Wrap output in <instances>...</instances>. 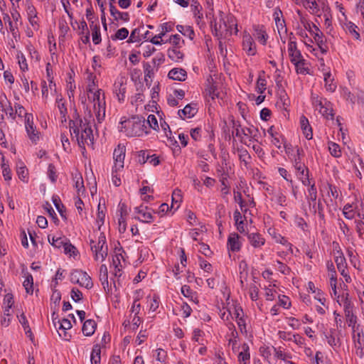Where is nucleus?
I'll return each mask as SVG.
<instances>
[{"label":"nucleus","instance_id":"obj_1","mask_svg":"<svg viewBox=\"0 0 364 364\" xmlns=\"http://www.w3.org/2000/svg\"><path fill=\"white\" fill-rule=\"evenodd\" d=\"M70 132L71 135H75L80 147L85 149V145L92 146L94 136L91 125L86 118L84 119L77 117L75 120H70Z\"/></svg>","mask_w":364,"mask_h":364},{"label":"nucleus","instance_id":"obj_2","mask_svg":"<svg viewBox=\"0 0 364 364\" xmlns=\"http://www.w3.org/2000/svg\"><path fill=\"white\" fill-rule=\"evenodd\" d=\"M90 246L95 255V260L104 261L108 254V247L106 243V237L103 232H100L97 241L90 240Z\"/></svg>","mask_w":364,"mask_h":364},{"label":"nucleus","instance_id":"obj_3","mask_svg":"<svg viewBox=\"0 0 364 364\" xmlns=\"http://www.w3.org/2000/svg\"><path fill=\"white\" fill-rule=\"evenodd\" d=\"M144 124V119L133 117L132 119H128L123 122L122 128L125 129L124 132L128 136H136L143 134Z\"/></svg>","mask_w":364,"mask_h":364},{"label":"nucleus","instance_id":"obj_4","mask_svg":"<svg viewBox=\"0 0 364 364\" xmlns=\"http://www.w3.org/2000/svg\"><path fill=\"white\" fill-rule=\"evenodd\" d=\"M70 282L73 284H78L80 286L85 287L86 289H91L93 287L91 277L87 274L80 269H74L70 273Z\"/></svg>","mask_w":364,"mask_h":364},{"label":"nucleus","instance_id":"obj_5","mask_svg":"<svg viewBox=\"0 0 364 364\" xmlns=\"http://www.w3.org/2000/svg\"><path fill=\"white\" fill-rule=\"evenodd\" d=\"M341 301L343 303L344 312L346 318V321L348 326L353 328L357 327V317L353 314V306L348 299V294H346V296H342Z\"/></svg>","mask_w":364,"mask_h":364},{"label":"nucleus","instance_id":"obj_6","mask_svg":"<svg viewBox=\"0 0 364 364\" xmlns=\"http://www.w3.org/2000/svg\"><path fill=\"white\" fill-rule=\"evenodd\" d=\"M125 154L126 147L124 145L119 144L117 147L114 149L113 152L114 172L121 171L124 168Z\"/></svg>","mask_w":364,"mask_h":364},{"label":"nucleus","instance_id":"obj_7","mask_svg":"<svg viewBox=\"0 0 364 364\" xmlns=\"http://www.w3.org/2000/svg\"><path fill=\"white\" fill-rule=\"evenodd\" d=\"M25 128L29 139L36 144L40 139L41 133L34 126L33 114H26Z\"/></svg>","mask_w":364,"mask_h":364},{"label":"nucleus","instance_id":"obj_8","mask_svg":"<svg viewBox=\"0 0 364 364\" xmlns=\"http://www.w3.org/2000/svg\"><path fill=\"white\" fill-rule=\"evenodd\" d=\"M310 32L313 35L314 41L318 45L321 53L326 54L328 51V46L326 45V40L324 39L323 33L314 24H313V28H310Z\"/></svg>","mask_w":364,"mask_h":364},{"label":"nucleus","instance_id":"obj_9","mask_svg":"<svg viewBox=\"0 0 364 364\" xmlns=\"http://www.w3.org/2000/svg\"><path fill=\"white\" fill-rule=\"evenodd\" d=\"M353 339L355 343V348H357L356 353L362 357L364 355L363 349V342H364L363 331L360 328V325H357V327L353 328Z\"/></svg>","mask_w":364,"mask_h":364},{"label":"nucleus","instance_id":"obj_10","mask_svg":"<svg viewBox=\"0 0 364 364\" xmlns=\"http://www.w3.org/2000/svg\"><path fill=\"white\" fill-rule=\"evenodd\" d=\"M304 156V151L302 149L296 147V154L294 156L293 163L294 166L297 172V176L304 175L305 173L309 172V169L305 164L301 161Z\"/></svg>","mask_w":364,"mask_h":364},{"label":"nucleus","instance_id":"obj_11","mask_svg":"<svg viewBox=\"0 0 364 364\" xmlns=\"http://www.w3.org/2000/svg\"><path fill=\"white\" fill-rule=\"evenodd\" d=\"M0 112H4L8 114L12 119L14 120V109L11 104L7 99L6 95L4 92H0ZM1 119H4V114L0 115Z\"/></svg>","mask_w":364,"mask_h":364},{"label":"nucleus","instance_id":"obj_12","mask_svg":"<svg viewBox=\"0 0 364 364\" xmlns=\"http://www.w3.org/2000/svg\"><path fill=\"white\" fill-rule=\"evenodd\" d=\"M288 53L291 62L293 64L301 63V60L303 59V58L300 50L297 49L296 43L295 41H290L289 42Z\"/></svg>","mask_w":364,"mask_h":364},{"label":"nucleus","instance_id":"obj_13","mask_svg":"<svg viewBox=\"0 0 364 364\" xmlns=\"http://www.w3.org/2000/svg\"><path fill=\"white\" fill-rule=\"evenodd\" d=\"M88 98L93 102L94 110L97 109V106L102 107L105 105V97L101 89L93 90L92 93L88 92Z\"/></svg>","mask_w":364,"mask_h":364},{"label":"nucleus","instance_id":"obj_14","mask_svg":"<svg viewBox=\"0 0 364 364\" xmlns=\"http://www.w3.org/2000/svg\"><path fill=\"white\" fill-rule=\"evenodd\" d=\"M242 46L248 55H255L256 53V45L253 38L249 33H245L242 38Z\"/></svg>","mask_w":364,"mask_h":364},{"label":"nucleus","instance_id":"obj_15","mask_svg":"<svg viewBox=\"0 0 364 364\" xmlns=\"http://www.w3.org/2000/svg\"><path fill=\"white\" fill-rule=\"evenodd\" d=\"M59 327H58V333L60 337H62L65 341H69L70 338V335H69L66 330L70 329L72 328L71 322L68 318H63L60 321H58Z\"/></svg>","mask_w":364,"mask_h":364},{"label":"nucleus","instance_id":"obj_16","mask_svg":"<svg viewBox=\"0 0 364 364\" xmlns=\"http://www.w3.org/2000/svg\"><path fill=\"white\" fill-rule=\"evenodd\" d=\"M253 35L260 43L262 45L266 44L268 36L264 26L259 25L255 26Z\"/></svg>","mask_w":364,"mask_h":364},{"label":"nucleus","instance_id":"obj_17","mask_svg":"<svg viewBox=\"0 0 364 364\" xmlns=\"http://www.w3.org/2000/svg\"><path fill=\"white\" fill-rule=\"evenodd\" d=\"M197 112V108L196 105H192L188 104L185 106L183 109H179L178 114L181 118L183 119L186 118H191L193 117Z\"/></svg>","mask_w":364,"mask_h":364},{"label":"nucleus","instance_id":"obj_18","mask_svg":"<svg viewBox=\"0 0 364 364\" xmlns=\"http://www.w3.org/2000/svg\"><path fill=\"white\" fill-rule=\"evenodd\" d=\"M99 277L104 289L109 292L110 289L108 282V272L107 267L105 264H102L100 266Z\"/></svg>","mask_w":364,"mask_h":364},{"label":"nucleus","instance_id":"obj_19","mask_svg":"<svg viewBox=\"0 0 364 364\" xmlns=\"http://www.w3.org/2000/svg\"><path fill=\"white\" fill-rule=\"evenodd\" d=\"M168 76L170 79L174 80L184 81L186 78L187 73L186 70L182 68H173L169 71Z\"/></svg>","mask_w":364,"mask_h":364},{"label":"nucleus","instance_id":"obj_20","mask_svg":"<svg viewBox=\"0 0 364 364\" xmlns=\"http://www.w3.org/2000/svg\"><path fill=\"white\" fill-rule=\"evenodd\" d=\"M248 240L251 245L257 248L264 245V238L259 233H250L247 235Z\"/></svg>","mask_w":364,"mask_h":364},{"label":"nucleus","instance_id":"obj_21","mask_svg":"<svg viewBox=\"0 0 364 364\" xmlns=\"http://www.w3.org/2000/svg\"><path fill=\"white\" fill-rule=\"evenodd\" d=\"M224 26L227 31H229L230 33H232L234 32L235 34L237 33V25L236 23V20L233 16H228L226 17V20L223 21Z\"/></svg>","mask_w":364,"mask_h":364},{"label":"nucleus","instance_id":"obj_22","mask_svg":"<svg viewBox=\"0 0 364 364\" xmlns=\"http://www.w3.org/2000/svg\"><path fill=\"white\" fill-rule=\"evenodd\" d=\"M239 235L236 233L231 234L228 239V247L232 252H237L240 250Z\"/></svg>","mask_w":364,"mask_h":364},{"label":"nucleus","instance_id":"obj_23","mask_svg":"<svg viewBox=\"0 0 364 364\" xmlns=\"http://www.w3.org/2000/svg\"><path fill=\"white\" fill-rule=\"evenodd\" d=\"M96 326L97 324L94 320L88 319L85 321L82 328L83 334L85 336H92L95 331Z\"/></svg>","mask_w":364,"mask_h":364},{"label":"nucleus","instance_id":"obj_24","mask_svg":"<svg viewBox=\"0 0 364 364\" xmlns=\"http://www.w3.org/2000/svg\"><path fill=\"white\" fill-rule=\"evenodd\" d=\"M109 11L111 15L114 18L115 20H123L124 21H128L129 19V15L127 12H120L116 7L110 3Z\"/></svg>","mask_w":364,"mask_h":364},{"label":"nucleus","instance_id":"obj_25","mask_svg":"<svg viewBox=\"0 0 364 364\" xmlns=\"http://www.w3.org/2000/svg\"><path fill=\"white\" fill-rule=\"evenodd\" d=\"M300 124H301V128L303 130V132L307 139H311L312 138V130L311 128L309 126V120L308 119L304 117L301 116L300 118Z\"/></svg>","mask_w":364,"mask_h":364},{"label":"nucleus","instance_id":"obj_26","mask_svg":"<svg viewBox=\"0 0 364 364\" xmlns=\"http://www.w3.org/2000/svg\"><path fill=\"white\" fill-rule=\"evenodd\" d=\"M242 350L238 354V360L240 364H248L250 359L249 346L244 343L242 346Z\"/></svg>","mask_w":364,"mask_h":364},{"label":"nucleus","instance_id":"obj_27","mask_svg":"<svg viewBox=\"0 0 364 364\" xmlns=\"http://www.w3.org/2000/svg\"><path fill=\"white\" fill-rule=\"evenodd\" d=\"M168 57L173 61L179 62L183 60L184 55L176 46L168 50Z\"/></svg>","mask_w":364,"mask_h":364},{"label":"nucleus","instance_id":"obj_28","mask_svg":"<svg viewBox=\"0 0 364 364\" xmlns=\"http://www.w3.org/2000/svg\"><path fill=\"white\" fill-rule=\"evenodd\" d=\"M309 196L308 199L309 200L310 205L313 206L314 209V212H316V198H317V191L315 186V183H312L310 188L308 190Z\"/></svg>","mask_w":364,"mask_h":364},{"label":"nucleus","instance_id":"obj_29","mask_svg":"<svg viewBox=\"0 0 364 364\" xmlns=\"http://www.w3.org/2000/svg\"><path fill=\"white\" fill-rule=\"evenodd\" d=\"M242 132L244 136L250 137L256 141H258V135L259 132L257 127L251 126L250 127L242 128Z\"/></svg>","mask_w":364,"mask_h":364},{"label":"nucleus","instance_id":"obj_30","mask_svg":"<svg viewBox=\"0 0 364 364\" xmlns=\"http://www.w3.org/2000/svg\"><path fill=\"white\" fill-rule=\"evenodd\" d=\"M101 354V347L99 344H96L93 346L92 350L90 355V362L91 364H100V357Z\"/></svg>","mask_w":364,"mask_h":364},{"label":"nucleus","instance_id":"obj_31","mask_svg":"<svg viewBox=\"0 0 364 364\" xmlns=\"http://www.w3.org/2000/svg\"><path fill=\"white\" fill-rule=\"evenodd\" d=\"M48 240L50 243V245H53L54 247L60 249L62 247H63L65 243L68 240L65 237H55L53 236L51 237V236L49 235L48 236Z\"/></svg>","mask_w":364,"mask_h":364},{"label":"nucleus","instance_id":"obj_32","mask_svg":"<svg viewBox=\"0 0 364 364\" xmlns=\"http://www.w3.org/2000/svg\"><path fill=\"white\" fill-rule=\"evenodd\" d=\"M176 28L178 31L181 33L183 36L188 37L191 40L193 39L195 33L191 26L178 25Z\"/></svg>","mask_w":364,"mask_h":364},{"label":"nucleus","instance_id":"obj_33","mask_svg":"<svg viewBox=\"0 0 364 364\" xmlns=\"http://www.w3.org/2000/svg\"><path fill=\"white\" fill-rule=\"evenodd\" d=\"M92 30V41L95 44H99L101 42V34L100 26L94 24L93 22L90 25Z\"/></svg>","mask_w":364,"mask_h":364},{"label":"nucleus","instance_id":"obj_34","mask_svg":"<svg viewBox=\"0 0 364 364\" xmlns=\"http://www.w3.org/2000/svg\"><path fill=\"white\" fill-rule=\"evenodd\" d=\"M318 111L326 118H328L329 117H332L333 116V109L330 102H327L326 100H324L323 105L321 107Z\"/></svg>","mask_w":364,"mask_h":364},{"label":"nucleus","instance_id":"obj_35","mask_svg":"<svg viewBox=\"0 0 364 364\" xmlns=\"http://www.w3.org/2000/svg\"><path fill=\"white\" fill-rule=\"evenodd\" d=\"M114 92L118 98L119 102H122L124 100L125 92H126V87L123 84V82H120L117 85H114Z\"/></svg>","mask_w":364,"mask_h":364},{"label":"nucleus","instance_id":"obj_36","mask_svg":"<svg viewBox=\"0 0 364 364\" xmlns=\"http://www.w3.org/2000/svg\"><path fill=\"white\" fill-rule=\"evenodd\" d=\"M135 213H139L141 215V220L144 223H151L153 218V216L151 213L146 212L143 207H136L135 208Z\"/></svg>","mask_w":364,"mask_h":364},{"label":"nucleus","instance_id":"obj_37","mask_svg":"<svg viewBox=\"0 0 364 364\" xmlns=\"http://www.w3.org/2000/svg\"><path fill=\"white\" fill-rule=\"evenodd\" d=\"M324 82L325 87L328 91H335L336 85L333 82V78L331 77V74L329 72L324 74Z\"/></svg>","mask_w":364,"mask_h":364},{"label":"nucleus","instance_id":"obj_38","mask_svg":"<svg viewBox=\"0 0 364 364\" xmlns=\"http://www.w3.org/2000/svg\"><path fill=\"white\" fill-rule=\"evenodd\" d=\"M56 102L58 104V107L60 114L62 122H66L67 108L65 107V102L62 98L57 99Z\"/></svg>","mask_w":364,"mask_h":364},{"label":"nucleus","instance_id":"obj_39","mask_svg":"<svg viewBox=\"0 0 364 364\" xmlns=\"http://www.w3.org/2000/svg\"><path fill=\"white\" fill-rule=\"evenodd\" d=\"M74 181H75V188L77 189L78 196H80V192H82V193H83L85 191V187L83 185L82 177L79 174H76L74 176Z\"/></svg>","mask_w":364,"mask_h":364},{"label":"nucleus","instance_id":"obj_40","mask_svg":"<svg viewBox=\"0 0 364 364\" xmlns=\"http://www.w3.org/2000/svg\"><path fill=\"white\" fill-rule=\"evenodd\" d=\"M33 279L31 274H28L23 282V287L26 289V293L32 294L33 292Z\"/></svg>","mask_w":364,"mask_h":364},{"label":"nucleus","instance_id":"obj_41","mask_svg":"<svg viewBox=\"0 0 364 364\" xmlns=\"http://www.w3.org/2000/svg\"><path fill=\"white\" fill-rule=\"evenodd\" d=\"M328 149L331 154L333 156L338 158L341 156V151L338 144L333 142H331L329 143Z\"/></svg>","mask_w":364,"mask_h":364},{"label":"nucleus","instance_id":"obj_42","mask_svg":"<svg viewBox=\"0 0 364 364\" xmlns=\"http://www.w3.org/2000/svg\"><path fill=\"white\" fill-rule=\"evenodd\" d=\"M335 262L336 263L338 271L341 272V274H343V270L346 267L345 257L343 256H338L336 257Z\"/></svg>","mask_w":364,"mask_h":364},{"label":"nucleus","instance_id":"obj_43","mask_svg":"<svg viewBox=\"0 0 364 364\" xmlns=\"http://www.w3.org/2000/svg\"><path fill=\"white\" fill-rule=\"evenodd\" d=\"M88 85L87 87V92L92 93L93 90H95L96 86V77L92 73H89L88 77Z\"/></svg>","mask_w":364,"mask_h":364},{"label":"nucleus","instance_id":"obj_44","mask_svg":"<svg viewBox=\"0 0 364 364\" xmlns=\"http://www.w3.org/2000/svg\"><path fill=\"white\" fill-rule=\"evenodd\" d=\"M15 112L14 111V119H16V116L19 117H22L24 116L26 117V114H31L30 113L26 112L25 108L20 104H15Z\"/></svg>","mask_w":364,"mask_h":364},{"label":"nucleus","instance_id":"obj_45","mask_svg":"<svg viewBox=\"0 0 364 364\" xmlns=\"http://www.w3.org/2000/svg\"><path fill=\"white\" fill-rule=\"evenodd\" d=\"M2 158L1 169L4 178L6 181H10L11 179V172L9 166L4 162V156Z\"/></svg>","mask_w":364,"mask_h":364},{"label":"nucleus","instance_id":"obj_46","mask_svg":"<svg viewBox=\"0 0 364 364\" xmlns=\"http://www.w3.org/2000/svg\"><path fill=\"white\" fill-rule=\"evenodd\" d=\"M129 35V31L126 28H122L116 32L114 37L112 38L113 40H124Z\"/></svg>","mask_w":364,"mask_h":364},{"label":"nucleus","instance_id":"obj_47","mask_svg":"<svg viewBox=\"0 0 364 364\" xmlns=\"http://www.w3.org/2000/svg\"><path fill=\"white\" fill-rule=\"evenodd\" d=\"M17 58L18 60V64L20 66V68L22 71H26L28 70V64L26 62V57L22 53H18L17 54Z\"/></svg>","mask_w":364,"mask_h":364},{"label":"nucleus","instance_id":"obj_48","mask_svg":"<svg viewBox=\"0 0 364 364\" xmlns=\"http://www.w3.org/2000/svg\"><path fill=\"white\" fill-rule=\"evenodd\" d=\"M343 213L346 218L347 219H353L355 215V213L352 208V205L350 204H346L343 210Z\"/></svg>","mask_w":364,"mask_h":364},{"label":"nucleus","instance_id":"obj_49","mask_svg":"<svg viewBox=\"0 0 364 364\" xmlns=\"http://www.w3.org/2000/svg\"><path fill=\"white\" fill-rule=\"evenodd\" d=\"M64 252L66 255H75V252H77V250L75 246H73L69 241H66L63 246Z\"/></svg>","mask_w":364,"mask_h":364},{"label":"nucleus","instance_id":"obj_50","mask_svg":"<svg viewBox=\"0 0 364 364\" xmlns=\"http://www.w3.org/2000/svg\"><path fill=\"white\" fill-rule=\"evenodd\" d=\"M146 122L153 129L158 130L159 129L157 119L154 114H149L148 116Z\"/></svg>","mask_w":364,"mask_h":364},{"label":"nucleus","instance_id":"obj_51","mask_svg":"<svg viewBox=\"0 0 364 364\" xmlns=\"http://www.w3.org/2000/svg\"><path fill=\"white\" fill-rule=\"evenodd\" d=\"M102 107L97 106V109L94 110L99 123H101L105 117V105H102Z\"/></svg>","mask_w":364,"mask_h":364},{"label":"nucleus","instance_id":"obj_52","mask_svg":"<svg viewBox=\"0 0 364 364\" xmlns=\"http://www.w3.org/2000/svg\"><path fill=\"white\" fill-rule=\"evenodd\" d=\"M311 102L316 110H318V109L324 104L323 100L320 98L318 95L314 94L311 95Z\"/></svg>","mask_w":364,"mask_h":364},{"label":"nucleus","instance_id":"obj_53","mask_svg":"<svg viewBox=\"0 0 364 364\" xmlns=\"http://www.w3.org/2000/svg\"><path fill=\"white\" fill-rule=\"evenodd\" d=\"M336 284H337V278H336V271H333L331 274L330 277V285L332 289L333 294L334 296L337 295V290H336Z\"/></svg>","mask_w":364,"mask_h":364},{"label":"nucleus","instance_id":"obj_54","mask_svg":"<svg viewBox=\"0 0 364 364\" xmlns=\"http://www.w3.org/2000/svg\"><path fill=\"white\" fill-rule=\"evenodd\" d=\"M199 264L200 267L206 272H210L213 270V267L211 264H210L200 257H199Z\"/></svg>","mask_w":364,"mask_h":364},{"label":"nucleus","instance_id":"obj_55","mask_svg":"<svg viewBox=\"0 0 364 364\" xmlns=\"http://www.w3.org/2000/svg\"><path fill=\"white\" fill-rule=\"evenodd\" d=\"M70 296L72 299L75 302L80 301L82 298V292L78 289L76 288L72 289Z\"/></svg>","mask_w":364,"mask_h":364},{"label":"nucleus","instance_id":"obj_56","mask_svg":"<svg viewBox=\"0 0 364 364\" xmlns=\"http://www.w3.org/2000/svg\"><path fill=\"white\" fill-rule=\"evenodd\" d=\"M346 27L348 31L354 36L355 38L358 39L360 38L359 33L356 31L357 26L352 22H348L346 24Z\"/></svg>","mask_w":364,"mask_h":364},{"label":"nucleus","instance_id":"obj_57","mask_svg":"<svg viewBox=\"0 0 364 364\" xmlns=\"http://www.w3.org/2000/svg\"><path fill=\"white\" fill-rule=\"evenodd\" d=\"M19 322L23 326L24 330L26 331V333H30L31 334V330L29 327L28 320L24 315V314H22L19 317Z\"/></svg>","mask_w":364,"mask_h":364},{"label":"nucleus","instance_id":"obj_58","mask_svg":"<svg viewBox=\"0 0 364 364\" xmlns=\"http://www.w3.org/2000/svg\"><path fill=\"white\" fill-rule=\"evenodd\" d=\"M53 202L56 208V209L58 210V211L59 212V213L60 214V215L63 217V218H65V216L64 215V212H63V205L60 203V200H59V198H56V197H53Z\"/></svg>","mask_w":364,"mask_h":364},{"label":"nucleus","instance_id":"obj_59","mask_svg":"<svg viewBox=\"0 0 364 364\" xmlns=\"http://www.w3.org/2000/svg\"><path fill=\"white\" fill-rule=\"evenodd\" d=\"M356 230L359 236L361 237L364 234V217L359 220H356Z\"/></svg>","mask_w":364,"mask_h":364},{"label":"nucleus","instance_id":"obj_60","mask_svg":"<svg viewBox=\"0 0 364 364\" xmlns=\"http://www.w3.org/2000/svg\"><path fill=\"white\" fill-rule=\"evenodd\" d=\"M48 177L52 182H55L57 179V175L55 172V168L53 164H49L48 170Z\"/></svg>","mask_w":364,"mask_h":364},{"label":"nucleus","instance_id":"obj_61","mask_svg":"<svg viewBox=\"0 0 364 364\" xmlns=\"http://www.w3.org/2000/svg\"><path fill=\"white\" fill-rule=\"evenodd\" d=\"M149 159V154L146 151H140L138 155V162L144 164Z\"/></svg>","mask_w":364,"mask_h":364},{"label":"nucleus","instance_id":"obj_62","mask_svg":"<svg viewBox=\"0 0 364 364\" xmlns=\"http://www.w3.org/2000/svg\"><path fill=\"white\" fill-rule=\"evenodd\" d=\"M139 34V30L138 28L134 29L130 34L128 42H130V43L139 42L140 41Z\"/></svg>","mask_w":364,"mask_h":364},{"label":"nucleus","instance_id":"obj_63","mask_svg":"<svg viewBox=\"0 0 364 364\" xmlns=\"http://www.w3.org/2000/svg\"><path fill=\"white\" fill-rule=\"evenodd\" d=\"M277 269H278V271H279L283 274H289V273L290 272V269L289 267H287L286 264H284V263H282L280 261H277Z\"/></svg>","mask_w":364,"mask_h":364},{"label":"nucleus","instance_id":"obj_64","mask_svg":"<svg viewBox=\"0 0 364 364\" xmlns=\"http://www.w3.org/2000/svg\"><path fill=\"white\" fill-rule=\"evenodd\" d=\"M257 92L260 94H262L266 90V81L264 79L259 77L257 82Z\"/></svg>","mask_w":364,"mask_h":364}]
</instances>
